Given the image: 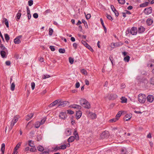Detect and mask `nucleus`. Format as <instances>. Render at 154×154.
<instances>
[{
    "mask_svg": "<svg viewBox=\"0 0 154 154\" xmlns=\"http://www.w3.org/2000/svg\"><path fill=\"white\" fill-rule=\"evenodd\" d=\"M137 32V30L136 27H133L131 29L128 28L126 31V34L127 35L129 33L132 35H136Z\"/></svg>",
    "mask_w": 154,
    "mask_h": 154,
    "instance_id": "nucleus-1",
    "label": "nucleus"
},
{
    "mask_svg": "<svg viewBox=\"0 0 154 154\" xmlns=\"http://www.w3.org/2000/svg\"><path fill=\"white\" fill-rule=\"evenodd\" d=\"M80 104L85 108L89 109L90 108V103L85 99H81L80 100Z\"/></svg>",
    "mask_w": 154,
    "mask_h": 154,
    "instance_id": "nucleus-2",
    "label": "nucleus"
},
{
    "mask_svg": "<svg viewBox=\"0 0 154 154\" xmlns=\"http://www.w3.org/2000/svg\"><path fill=\"white\" fill-rule=\"evenodd\" d=\"M146 96L144 94H140L138 96V100L140 103H144L146 100Z\"/></svg>",
    "mask_w": 154,
    "mask_h": 154,
    "instance_id": "nucleus-3",
    "label": "nucleus"
},
{
    "mask_svg": "<svg viewBox=\"0 0 154 154\" xmlns=\"http://www.w3.org/2000/svg\"><path fill=\"white\" fill-rule=\"evenodd\" d=\"M59 103L57 107L61 106L62 107H64L66 105H68L69 104V102L66 101H61L59 100Z\"/></svg>",
    "mask_w": 154,
    "mask_h": 154,
    "instance_id": "nucleus-4",
    "label": "nucleus"
},
{
    "mask_svg": "<svg viewBox=\"0 0 154 154\" xmlns=\"http://www.w3.org/2000/svg\"><path fill=\"white\" fill-rule=\"evenodd\" d=\"M81 42L87 48L89 49L91 52L93 51V49L91 48L90 45H88V44L85 41L82 40Z\"/></svg>",
    "mask_w": 154,
    "mask_h": 154,
    "instance_id": "nucleus-5",
    "label": "nucleus"
},
{
    "mask_svg": "<svg viewBox=\"0 0 154 154\" xmlns=\"http://www.w3.org/2000/svg\"><path fill=\"white\" fill-rule=\"evenodd\" d=\"M152 11V9L151 7L146 8L144 9V13L147 15L151 14Z\"/></svg>",
    "mask_w": 154,
    "mask_h": 154,
    "instance_id": "nucleus-6",
    "label": "nucleus"
},
{
    "mask_svg": "<svg viewBox=\"0 0 154 154\" xmlns=\"http://www.w3.org/2000/svg\"><path fill=\"white\" fill-rule=\"evenodd\" d=\"M18 118L17 117H14V119L12 120L11 123V124L10 127L11 129L15 124L17 121Z\"/></svg>",
    "mask_w": 154,
    "mask_h": 154,
    "instance_id": "nucleus-7",
    "label": "nucleus"
},
{
    "mask_svg": "<svg viewBox=\"0 0 154 154\" xmlns=\"http://www.w3.org/2000/svg\"><path fill=\"white\" fill-rule=\"evenodd\" d=\"M146 99L147 101L152 103L154 100V97L152 95H149L147 97Z\"/></svg>",
    "mask_w": 154,
    "mask_h": 154,
    "instance_id": "nucleus-8",
    "label": "nucleus"
},
{
    "mask_svg": "<svg viewBox=\"0 0 154 154\" xmlns=\"http://www.w3.org/2000/svg\"><path fill=\"white\" fill-rule=\"evenodd\" d=\"M67 117L66 114L64 112H60L59 114V117L62 119H65Z\"/></svg>",
    "mask_w": 154,
    "mask_h": 154,
    "instance_id": "nucleus-9",
    "label": "nucleus"
},
{
    "mask_svg": "<svg viewBox=\"0 0 154 154\" xmlns=\"http://www.w3.org/2000/svg\"><path fill=\"white\" fill-rule=\"evenodd\" d=\"M132 115L131 114H127L125 115L124 118V119L125 121H127L130 119L132 117Z\"/></svg>",
    "mask_w": 154,
    "mask_h": 154,
    "instance_id": "nucleus-10",
    "label": "nucleus"
},
{
    "mask_svg": "<svg viewBox=\"0 0 154 154\" xmlns=\"http://www.w3.org/2000/svg\"><path fill=\"white\" fill-rule=\"evenodd\" d=\"M22 37L21 35H19L14 39V42L15 44H19L21 42L20 39Z\"/></svg>",
    "mask_w": 154,
    "mask_h": 154,
    "instance_id": "nucleus-11",
    "label": "nucleus"
},
{
    "mask_svg": "<svg viewBox=\"0 0 154 154\" xmlns=\"http://www.w3.org/2000/svg\"><path fill=\"white\" fill-rule=\"evenodd\" d=\"M70 107L71 108L76 109L78 110L80 109H81V106H80L75 104L71 105Z\"/></svg>",
    "mask_w": 154,
    "mask_h": 154,
    "instance_id": "nucleus-12",
    "label": "nucleus"
},
{
    "mask_svg": "<svg viewBox=\"0 0 154 154\" xmlns=\"http://www.w3.org/2000/svg\"><path fill=\"white\" fill-rule=\"evenodd\" d=\"M21 12L22 11L21 10H18V12L16 15V17H17L16 20L17 21H18V20L20 19L21 15Z\"/></svg>",
    "mask_w": 154,
    "mask_h": 154,
    "instance_id": "nucleus-13",
    "label": "nucleus"
},
{
    "mask_svg": "<svg viewBox=\"0 0 154 154\" xmlns=\"http://www.w3.org/2000/svg\"><path fill=\"white\" fill-rule=\"evenodd\" d=\"M82 114V112L79 110L77 111L76 112V117L77 119H79L81 116Z\"/></svg>",
    "mask_w": 154,
    "mask_h": 154,
    "instance_id": "nucleus-14",
    "label": "nucleus"
},
{
    "mask_svg": "<svg viewBox=\"0 0 154 154\" xmlns=\"http://www.w3.org/2000/svg\"><path fill=\"white\" fill-rule=\"evenodd\" d=\"M33 113H31L27 115L26 116V120L28 121L30 119L33 117Z\"/></svg>",
    "mask_w": 154,
    "mask_h": 154,
    "instance_id": "nucleus-15",
    "label": "nucleus"
},
{
    "mask_svg": "<svg viewBox=\"0 0 154 154\" xmlns=\"http://www.w3.org/2000/svg\"><path fill=\"white\" fill-rule=\"evenodd\" d=\"M145 28L143 26H140L138 29V32L139 33H142L144 32L145 30Z\"/></svg>",
    "mask_w": 154,
    "mask_h": 154,
    "instance_id": "nucleus-16",
    "label": "nucleus"
},
{
    "mask_svg": "<svg viewBox=\"0 0 154 154\" xmlns=\"http://www.w3.org/2000/svg\"><path fill=\"white\" fill-rule=\"evenodd\" d=\"M153 22V20L150 18H148L146 21V23L147 25L149 26L151 25Z\"/></svg>",
    "mask_w": 154,
    "mask_h": 154,
    "instance_id": "nucleus-17",
    "label": "nucleus"
},
{
    "mask_svg": "<svg viewBox=\"0 0 154 154\" xmlns=\"http://www.w3.org/2000/svg\"><path fill=\"white\" fill-rule=\"evenodd\" d=\"M6 52L5 51H0V54L3 58L6 57L5 56Z\"/></svg>",
    "mask_w": 154,
    "mask_h": 154,
    "instance_id": "nucleus-18",
    "label": "nucleus"
},
{
    "mask_svg": "<svg viewBox=\"0 0 154 154\" xmlns=\"http://www.w3.org/2000/svg\"><path fill=\"white\" fill-rule=\"evenodd\" d=\"M75 140L74 136H71L68 139V142L69 143H71L73 142Z\"/></svg>",
    "mask_w": 154,
    "mask_h": 154,
    "instance_id": "nucleus-19",
    "label": "nucleus"
},
{
    "mask_svg": "<svg viewBox=\"0 0 154 154\" xmlns=\"http://www.w3.org/2000/svg\"><path fill=\"white\" fill-rule=\"evenodd\" d=\"M71 129L70 128H66L65 131V134L67 135H71Z\"/></svg>",
    "mask_w": 154,
    "mask_h": 154,
    "instance_id": "nucleus-20",
    "label": "nucleus"
},
{
    "mask_svg": "<svg viewBox=\"0 0 154 154\" xmlns=\"http://www.w3.org/2000/svg\"><path fill=\"white\" fill-rule=\"evenodd\" d=\"M109 97L110 99H115L117 97V96L115 94H111L110 95Z\"/></svg>",
    "mask_w": 154,
    "mask_h": 154,
    "instance_id": "nucleus-21",
    "label": "nucleus"
},
{
    "mask_svg": "<svg viewBox=\"0 0 154 154\" xmlns=\"http://www.w3.org/2000/svg\"><path fill=\"white\" fill-rule=\"evenodd\" d=\"M21 143L19 142L18 143V144L15 147L14 150V151H15L17 153V150L18 149V148H19L20 146L21 145Z\"/></svg>",
    "mask_w": 154,
    "mask_h": 154,
    "instance_id": "nucleus-22",
    "label": "nucleus"
},
{
    "mask_svg": "<svg viewBox=\"0 0 154 154\" xmlns=\"http://www.w3.org/2000/svg\"><path fill=\"white\" fill-rule=\"evenodd\" d=\"M122 112L121 111H119L117 115H116V118L118 119V120L120 117L121 116L122 114Z\"/></svg>",
    "mask_w": 154,
    "mask_h": 154,
    "instance_id": "nucleus-23",
    "label": "nucleus"
},
{
    "mask_svg": "<svg viewBox=\"0 0 154 154\" xmlns=\"http://www.w3.org/2000/svg\"><path fill=\"white\" fill-rule=\"evenodd\" d=\"M122 132H124L123 134H126V132L124 131L122 128L119 129L118 130V131L117 132L116 134H121V133H122Z\"/></svg>",
    "mask_w": 154,
    "mask_h": 154,
    "instance_id": "nucleus-24",
    "label": "nucleus"
},
{
    "mask_svg": "<svg viewBox=\"0 0 154 154\" xmlns=\"http://www.w3.org/2000/svg\"><path fill=\"white\" fill-rule=\"evenodd\" d=\"M41 125V124L40 123V122L37 121L35 123L34 125L35 128H39Z\"/></svg>",
    "mask_w": 154,
    "mask_h": 154,
    "instance_id": "nucleus-25",
    "label": "nucleus"
},
{
    "mask_svg": "<svg viewBox=\"0 0 154 154\" xmlns=\"http://www.w3.org/2000/svg\"><path fill=\"white\" fill-rule=\"evenodd\" d=\"M4 20V23L5 25L7 27H9V22L7 19L6 18H4L3 19Z\"/></svg>",
    "mask_w": 154,
    "mask_h": 154,
    "instance_id": "nucleus-26",
    "label": "nucleus"
},
{
    "mask_svg": "<svg viewBox=\"0 0 154 154\" xmlns=\"http://www.w3.org/2000/svg\"><path fill=\"white\" fill-rule=\"evenodd\" d=\"M5 39L7 42H8L10 39V37L8 34H4Z\"/></svg>",
    "mask_w": 154,
    "mask_h": 154,
    "instance_id": "nucleus-27",
    "label": "nucleus"
},
{
    "mask_svg": "<svg viewBox=\"0 0 154 154\" xmlns=\"http://www.w3.org/2000/svg\"><path fill=\"white\" fill-rule=\"evenodd\" d=\"M149 4V2H146L144 3H143L141 4H140V6L141 7H144L147 6Z\"/></svg>",
    "mask_w": 154,
    "mask_h": 154,
    "instance_id": "nucleus-28",
    "label": "nucleus"
},
{
    "mask_svg": "<svg viewBox=\"0 0 154 154\" xmlns=\"http://www.w3.org/2000/svg\"><path fill=\"white\" fill-rule=\"evenodd\" d=\"M0 48L2 50V51H8L7 49L2 44L0 45Z\"/></svg>",
    "mask_w": 154,
    "mask_h": 154,
    "instance_id": "nucleus-29",
    "label": "nucleus"
},
{
    "mask_svg": "<svg viewBox=\"0 0 154 154\" xmlns=\"http://www.w3.org/2000/svg\"><path fill=\"white\" fill-rule=\"evenodd\" d=\"M15 88V85L14 82H13L11 85V91H13L14 90Z\"/></svg>",
    "mask_w": 154,
    "mask_h": 154,
    "instance_id": "nucleus-30",
    "label": "nucleus"
},
{
    "mask_svg": "<svg viewBox=\"0 0 154 154\" xmlns=\"http://www.w3.org/2000/svg\"><path fill=\"white\" fill-rule=\"evenodd\" d=\"M37 149L38 151L41 152L43 151L44 150L43 147L41 146H38L37 147Z\"/></svg>",
    "mask_w": 154,
    "mask_h": 154,
    "instance_id": "nucleus-31",
    "label": "nucleus"
},
{
    "mask_svg": "<svg viewBox=\"0 0 154 154\" xmlns=\"http://www.w3.org/2000/svg\"><path fill=\"white\" fill-rule=\"evenodd\" d=\"M121 100H122V103H125L126 102L127 100V99L125 97H122L121 98Z\"/></svg>",
    "mask_w": 154,
    "mask_h": 154,
    "instance_id": "nucleus-32",
    "label": "nucleus"
},
{
    "mask_svg": "<svg viewBox=\"0 0 154 154\" xmlns=\"http://www.w3.org/2000/svg\"><path fill=\"white\" fill-rule=\"evenodd\" d=\"M60 148H60V149H65L67 147V146L66 144H64L63 145H62L60 146Z\"/></svg>",
    "mask_w": 154,
    "mask_h": 154,
    "instance_id": "nucleus-33",
    "label": "nucleus"
},
{
    "mask_svg": "<svg viewBox=\"0 0 154 154\" xmlns=\"http://www.w3.org/2000/svg\"><path fill=\"white\" fill-rule=\"evenodd\" d=\"M130 57L129 56H127L124 58V60L125 62H128L130 60Z\"/></svg>",
    "mask_w": 154,
    "mask_h": 154,
    "instance_id": "nucleus-34",
    "label": "nucleus"
},
{
    "mask_svg": "<svg viewBox=\"0 0 154 154\" xmlns=\"http://www.w3.org/2000/svg\"><path fill=\"white\" fill-rule=\"evenodd\" d=\"M50 77V76L49 75H42V79H46L49 78Z\"/></svg>",
    "mask_w": 154,
    "mask_h": 154,
    "instance_id": "nucleus-35",
    "label": "nucleus"
},
{
    "mask_svg": "<svg viewBox=\"0 0 154 154\" xmlns=\"http://www.w3.org/2000/svg\"><path fill=\"white\" fill-rule=\"evenodd\" d=\"M46 117H44L41 120V122H40V123H41V125H43L45 121L46 120Z\"/></svg>",
    "mask_w": 154,
    "mask_h": 154,
    "instance_id": "nucleus-36",
    "label": "nucleus"
},
{
    "mask_svg": "<svg viewBox=\"0 0 154 154\" xmlns=\"http://www.w3.org/2000/svg\"><path fill=\"white\" fill-rule=\"evenodd\" d=\"M59 51L60 53H64L65 52V50L64 48H60Z\"/></svg>",
    "mask_w": 154,
    "mask_h": 154,
    "instance_id": "nucleus-37",
    "label": "nucleus"
},
{
    "mask_svg": "<svg viewBox=\"0 0 154 154\" xmlns=\"http://www.w3.org/2000/svg\"><path fill=\"white\" fill-rule=\"evenodd\" d=\"M49 35L50 36L51 35H52L53 30L52 29L50 28L49 29Z\"/></svg>",
    "mask_w": 154,
    "mask_h": 154,
    "instance_id": "nucleus-38",
    "label": "nucleus"
},
{
    "mask_svg": "<svg viewBox=\"0 0 154 154\" xmlns=\"http://www.w3.org/2000/svg\"><path fill=\"white\" fill-rule=\"evenodd\" d=\"M150 82L151 84L154 85V77H153L150 79Z\"/></svg>",
    "mask_w": 154,
    "mask_h": 154,
    "instance_id": "nucleus-39",
    "label": "nucleus"
},
{
    "mask_svg": "<svg viewBox=\"0 0 154 154\" xmlns=\"http://www.w3.org/2000/svg\"><path fill=\"white\" fill-rule=\"evenodd\" d=\"M106 16L107 19L111 21H112L113 20V19L112 17L110 15L107 14H106Z\"/></svg>",
    "mask_w": 154,
    "mask_h": 154,
    "instance_id": "nucleus-40",
    "label": "nucleus"
},
{
    "mask_svg": "<svg viewBox=\"0 0 154 154\" xmlns=\"http://www.w3.org/2000/svg\"><path fill=\"white\" fill-rule=\"evenodd\" d=\"M59 100H57L54 101L52 103L53 104L54 106L58 104V103H59Z\"/></svg>",
    "mask_w": 154,
    "mask_h": 154,
    "instance_id": "nucleus-41",
    "label": "nucleus"
},
{
    "mask_svg": "<svg viewBox=\"0 0 154 154\" xmlns=\"http://www.w3.org/2000/svg\"><path fill=\"white\" fill-rule=\"evenodd\" d=\"M74 61V60L73 58H72L71 57H69V61L71 64H73V63Z\"/></svg>",
    "mask_w": 154,
    "mask_h": 154,
    "instance_id": "nucleus-42",
    "label": "nucleus"
},
{
    "mask_svg": "<svg viewBox=\"0 0 154 154\" xmlns=\"http://www.w3.org/2000/svg\"><path fill=\"white\" fill-rule=\"evenodd\" d=\"M118 120V119H117L116 118H115L110 120L109 121L110 122H115Z\"/></svg>",
    "mask_w": 154,
    "mask_h": 154,
    "instance_id": "nucleus-43",
    "label": "nucleus"
},
{
    "mask_svg": "<svg viewBox=\"0 0 154 154\" xmlns=\"http://www.w3.org/2000/svg\"><path fill=\"white\" fill-rule=\"evenodd\" d=\"M36 150V149L35 147H32L30 149V151L31 152H35Z\"/></svg>",
    "mask_w": 154,
    "mask_h": 154,
    "instance_id": "nucleus-44",
    "label": "nucleus"
},
{
    "mask_svg": "<svg viewBox=\"0 0 154 154\" xmlns=\"http://www.w3.org/2000/svg\"><path fill=\"white\" fill-rule=\"evenodd\" d=\"M28 5L29 6H31L33 4V1L32 0H30L28 2Z\"/></svg>",
    "mask_w": 154,
    "mask_h": 154,
    "instance_id": "nucleus-45",
    "label": "nucleus"
},
{
    "mask_svg": "<svg viewBox=\"0 0 154 154\" xmlns=\"http://www.w3.org/2000/svg\"><path fill=\"white\" fill-rule=\"evenodd\" d=\"M81 72L84 75H87V71L85 69H82V70H81Z\"/></svg>",
    "mask_w": 154,
    "mask_h": 154,
    "instance_id": "nucleus-46",
    "label": "nucleus"
},
{
    "mask_svg": "<svg viewBox=\"0 0 154 154\" xmlns=\"http://www.w3.org/2000/svg\"><path fill=\"white\" fill-rule=\"evenodd\" d=\"M119 3L123 4L125 3V0H117Z\"/></svg>",
    "mask_w": 154,
    "mask_h": 154,
    "instance_id": "nucleus-47",
    "label": "nucleus"
},
{
    "mask_svg": "<svg viewBox=\"0 0 154 154\" xmlns=\"http://www.w3.org/2000/svg\"><path fill=\"white\" fill-rule=\"evenodd\" d=\"M86 18L88 20L91 17V15L90 14H87V15H86L85 14V13Z\"/></svg>",
    "mask_w": 154,
    "mask_h": 154,
    "instance_id": "nucleus-48",
    "label": "nucleus"
},
{
    "mask_svg": "<svg viewBox=\"0 0 154 154\" xmlns=\"http://www.w3.org/2000/svg\"><path fill=\"white\" fill-rule=\"evenodd\" d=\"M91 117L92 119H95L96 118L97 115L94 113H92L91 115Z\"/></svg>",
    "mask_w": 154,
    "mask_h": 154,
    "instance_id": "nucleus-49",
    "label": "nucleus"
},
{
    "mask_svg": "<svg viewBox=\"0 0 154 154\" xmlns=\"http://www.w3.org/2000/svg\"><path fill=\"white\" fill-rule=\"evenodd\" d=\"M31 88L32 89V90H33L35 88V83L34 82H32L31 83Z\"/></svg>",
    "mask_w": 154,
    "mask_h": 154,
    "instance_id": "nucleus-50",
    "label": "nucleus"
},
{
    "mask_svg": "<svg viewBox=\"0 0 154 154\" xmlns=\"http://www.w3.org/2000/svg\"><path fill=\"white\" fill-rule=\"evenodd\" d=\"M67 113L70 114H72L74 113V112L73 111L69 109L67 110Z\"/></svg>",
    "mask_w": 154,
    "mask_h": 154,
    "instance_id": "nucleus-51",
    "label": "nucleus"
},
{
    "mask_svg": "<svg viewBox=\"0 0 154 154\" xmlns=\"http://www.w3.org/2000/svg\"><path fill=\"white\" fill-rule=\"evenodd\" d=\"M49 48L52 51H54L55 50L54 47L53 46H50Z\"/></svg>",
    "mask_w": 154,
    "mask_h": 154,
    "instance_id": "nucleus-52",
    "label": "nucleus"
},
{
    "mask_svg": "<svg viewBox=\"0 0 154 154\" xmlns=\"http://www.w3.org/2000/svg\"><path fill=\"white\" fill-rule=\"evenodd\" d=\"M73 46L74 48L75 49L77 48L78 47V45L76 43H74L73 44Z\"/></svg>",
    "mask_w": 154,
    "mask_h": 154,
    "instance_id": "nucleus-53",
    "label": "nucleus"
},
{
    "mask_svg": "<svg viewBox=\"0 0 154 154\" xmlns=\"http://www.w3.org/2000/svg\"><path fill=\"white\" fill-rule=\"evenodd\" d=\"M33 17L35 18H37L38 17V15L37 13H35L33 14Z\"/></svg>",
    "mask_w": 154,
    "mask_h": 154,
    "instance_id": "nucleus-54",
    "label": "nucleus"
},
{
    "mask_svg": "<svg viewBox=\"0 0 154 154\" xmlns=\"http://www.w3.org/2000/svg\"><path fill=\"white\" fill-rule=\"evenodd\" d=\"M126 86L125 84L124 83H123L121 84L120 86V88L121 89H123L125 88Z\"/></svg>",
    "mask_w": 154,
    "mask_h": 154,
    "instance_id": "nucleus-55",
    "label": "nucleus"
},
{
    "mask_svg": "<svg viewBox=\"0 0 154 154\" xmlns=\"http://www.w3.org/2000/svg\"><path fill=\"white\" fill-rule=\"evenodd\" d=\"M114 13H115V15L116 16V17H118L119 15V12H118V11L116 10H116L114 11H113Z\"/></svg>",
    "mask_w": 154,
    "mask_h": 154,
    "instance_id": "nucleus-56",
    "label": "nucleus"
},
{
    "mask_svg": "<svg viewBox=\"0 0 154 154\" xmlns=\"http://www.w3.org/2000/svg\"><path fill=\"white\" fill-rule=\"evenodd\" d=\"M148 66L149 67H151L154 66V60L152 61L151 64L149 65V64L148 65Z\"/></svg>",
    "mask_w": 154,
    "mask_h": 154,
    "instance_id": "nucleus-57",
    "label": "nucleus"
},
{
    "mask_svg": "<svg viewBox=\"0 0 154 154\" xmlns=\"http://www.w3.org/2000/svg\"><path fill=\"white\" fill-rule=\"evenodd\" d=\"M29 145L31 147H33V144L31 143V140H29Z\"/></svg>",
    "mask_w": 154,
    "mask_h": 154,
    "instance_id": "nucleus-58",
    "label": "nucleus"
},
{
    "mask_svg": "<svg viewBox=\"0 0 154 154\" xmlns=\"http://www.w3.org/2000/svg\"><path fill=\"white\" fill-rule=\"evenodd\" d=\"M80 84L79 82H77L75 84V87L78 88L80 87Z\"/></svg>",
    "mask_w": 154,
    "mask_h": 154,
    "instance_id": "nucleus-59",
    "label": "nucleus"
},
{
    "mask_svg": "<svg viewBox=\"0 0 154 154\" xmlns=\"http://www.w3.org/2000/svg\"><path fill=\"white\" fill-rule=\"evenodd\" d=\"M121 154H125L126 152L125 150L123 149H122L121 150Z\"/></svg>",
    "mask_w": 154,
    "mask_h": 154,
    "instance_id": "nucleus-60",
    "label": "nucleus"
},
{
    "mask_svg": "<svg viewBox=\"0 0 154 154\" xmlns=\"http://www.w3.org/2000/svg\"><path fill=\"white\" fill-rule=\"evenodd\" d=\"M39 61L41 62H42L44 61V59L42 57H40L39 59Z\"/></svg>",
    "mask_w": 154,
    "mask_h": 154,
    "instance_id": "nucleus-61",
    "label": "nucleus"
},
{
    "mask_svg": "<svg viewBox=\"0 0 154 154\" xmlns=\"http://www.w3.org/2000/svg\"><path fill=\"white\" fill-rule=\"evenodd\" d=\"M26 9L27 14H30V11L28 7H27Z\"/></svg>",
    "mask_w": 154,
    "mask_h": 154,
    "instance_id": "nucleus-62",
    "label": "nucleus"
},
{
    "mask_svg": "<svg viewBox=\"0 0 154 154\" xmlns=\"http://www.w3.org/2000/svg\"><path fill=\"white\" fill-rule=\"evenodd\" d=\"M100 20L101 24L103 27L105 26H104V25L103 22V19H102V18H100Z\"/></svg>",
    "mask_w": 154,
    "mask_h": 154,
    "instance_id": "nucleus-63",
    "label": "nucleus"
},
{
    "mask_svg": "<svg viewBox=\"0 0 154 154\" xmlns=\"http://www.w3.org/2000/svg\"><path fill=\"white\" fill-rule=\"evenodd\" d=\"M49 150L48 151H44L42 152L41 154H49Z\"/></svg>",
    "mask_w": 154,
    "mask_h": 154,
    "instance_id": "nucleus-64",
    "label": "nucleus"
}]
</instances>
